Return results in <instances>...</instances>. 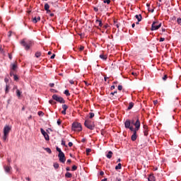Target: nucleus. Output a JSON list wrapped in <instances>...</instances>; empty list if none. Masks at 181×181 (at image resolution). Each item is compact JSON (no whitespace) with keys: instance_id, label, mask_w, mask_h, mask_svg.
Wrapping results in <instances>:
<instances>
[{"instance_id":"nucleus-1","label":"nucleus","mask_w":181,"mask_h":181,"mask_svg":"<svg viewBox=\"0 0 181 181\" xmlns=\"http://www.w3.org/2000/svg\"><path fill=\"white\" fill-rule=\"evenodd\" d=\"M84 125L88 129H90V131H93L95 128V124H94V122L92 121L90 119H87L85 120Z\"/></svg>"},{"instance_id":"nucleus-2","label":"nucleus","mask_w":181,"mask_h":181,"mask_svg":"<svg viewBox=\"0 0 181 181\" xmlns=\"http://www.w3.org/2000/svg\"><path fill=\"white\" fill-rule=\"evenodd\" d=\"M56 149L57 151L59 152L58 158L59 159V162H61V163H64V162H66V156L64 155V153H63L62 149L58 146H57Z\"/></svg>"},{"instance_id":"nucleus-3","label":"nucleus","mask_w":181,"mask_h":181,"mask_svg":"<svg viewBox=\"0 0 181 181\" xmlns=\"http://www.w3.org/2000/svg\"><path fill=\"white\" fill-rule=\"evenodd\" d=\"M21 45H22L23 46V47H25V50H29V49H30V47L32 46V45H33V42L30 40H23L21 42Z\"/></svg>"},{"instance_id":"nucleus-4","label":"nucleus","mask_w":181,"mask_h":181,"mask_svg":"<svg viewBox=\"0 0 181 181\" xmlns=\"http://www.w3.org/2000/svg\"><path fill=\"white\" fill-rule=\"evenodd\" d=\"M72 131H76V132H80L83 131V127H81V124L78 122H74L72 124Z\"/></svg>"},{"instance_id":"nucleus-5","label":"nucleus","mask_w":181,"mask_h":181,"mask_svg":"<svg viewBox=\"0 0 181 181\" xmlns=\"http://www.w3.org/2000/svg\"><path fill=\"white\" fill-rule=\"evenodd\" d=\"M52 99L57 101V103H59L60 104H64L66 100L62 97H60L56 94L52 95Z\"/></svg>"},{"instance_id":"nucleus-6","label":"nucleus","mask_w":181,"mask_h":181,"mask_svg":"<svg viewBox=\"0 0 181 181\" xmlns=\"http://www.w3.org/2000/svg\"><path fill=\"white\" fill-rule=\"evenodd\" d=\"M162 26V23H159L158 21L153 22L151 25V30H158Z\"/></svg>"},{"instance_id":"nucleus-7","label":"nucleus","mask_w":181,"mask_h":181,"mask_svg":"<svg viewBox=\"0 0 181 181\" xmlns=\"http://www.w3.org/2000/svg\"><path fill=\"white\" fill-rule=\"evenodd\" d=\"M40 131H41V134L45 137V139L46 141H50V137L49 136V134H47V133L43 129H40Z\"/></svg>"},{"instance_id":"nucleus-8","label":"nucleus","mask_w":181,"mask_h":181,"mask_svg":"<svg viewBox=\"0 0 181 181\" xmlns=\"http://www.w3.org/2000/svg\"><path fill=\"white\" fill-rule=\"evenodd\" d=\"M134 125L135 127L134 131H139V128H141V122L139 121V118L136 119L135 124Z\"/></svg>"},{"instance_id":"nucleus-9","label":"nucleus","mask_w":181,"mask_h":181,"mask_svg":"<svg viewBox=\"0 0 181 181\" xmlns=\"http://www.w3.org/2000/svg\"><path fill=\"white\" fill-rule=\"evenodd\" d=\"M11 127L5 126L4 128V135H9V132H11Z\"/></svg>"},{"instance_id":"nucleus-10","label":"nucleus","mask_w":181,"mask_h":181,"mask_svg":"<svg viewBox=\"0 0 181 181\" xmlns=\"http://www.w3.org/2000/svg\"><path fill=\"white\" fill-rule=\"evenodd\" d=\"M136 132H138V131L134 130V132L132 135L131 139L132 141H133V142H135V141H136V139L138 138V136L136 135Z\"/></svg>"},{"instance_id":"nucleus-11","label":"nucleus","mask_w":181,"mask_h":181,"mask_svg":"<svg viewBox=\"0 0 181 181\" xmlns=\"http://www.w3.org/2000/svg\"><path fill=\"white\" fill-rule=\"evenodd\" d=\"M12 169V167L10 165H4V170L6 173H11V170Z\"/></svg>"},{"instance_id":"nucleus-12","label":"nucleus","mask_w":181,"mask_h":181,"mask_svg":"<svg viewBox=\"0 0 181 181\" xmlns=\"http://www.w3.org/2000/svg\"><path fill=\"white\" fill-rule=\"evenodd\" d=\"M144 133L145 136H148L149 134L147 125H144Z\"/></svg>"},{"instance_id":"nucleus-13","label":"nucleus","mask_w":181,"mask_h":181,"mask_svg":"<svg viewBox=\"0 0 181 181\" xmlns=\"http://www.w3.org/2000/svg\"><path fill=\"white\" fill-rule=\"evenodd\" d=\"M124 127L125 128H129L131 127V120H126L124 122Z\"/></svg>"},{"instance_id":"nucleus-14","label":"nucleus","mask_w":181,"mask_h":181,"mask_svg":"<svg viewBox=\"0 0 181 181\" xmlns=\"http://www.w3.org/2000/svg\"><path fill=\"white\" fill-rule=\"evenodd\" d=\"M50 8V6H49L48 4H45V10L47 11V13H50V10H49Z\"/></svg>"},{"instance_id":"nucleus-15","label":"nucleus","mask_w":181,"mask_h":181,"mask_svg":"<svg viewBox=\"0 0 181 181\" xmlns=\"http://www.w3.org/2000/svg\"><path fill=\"white\" fill-rule=\"evenodd\" d=\"M112 151H109L107 154H106V158H107V159H111L112 158Z\"/></svg>"},{"instance_id":"nucleus-16","label":"nucleus","mask_w":181,"mask_h":181,"mask_svg":"<svg viewBox=\"0 0 181 181\" xmlns=\"http://www.w3.org/2000/svg\"><path fill=\"white\" fill-rule=\"evenodd\" d=\"M95 23H96V25H98V26H100V28H102V26H103V21H101V20L97 19L95 21Z\"/></svg>"},{"instance_id":"nucleus-17","label":"nucleus","mask_w":181,"mask_h":181,"mask_svg":"<svg viewBox=\"0 0 181 181\" xmlns=\"http://www.w3.org/2000/svg\"><path fill=\"white\" fill-rule=\"evenodd\" d=\"M134 103L130 102V103H129V106H128V107H127V110H128L129 111V110H132V108H134Z\"/></svg>"},{"instance_id":"nucleus-18","label":"nucleus","mask_w":181,"mask_h":181,"mask_svg":"<svg viewBox=\"0 0 181 181\" xmlns=\"http://www.w3.org/2000/svg\"><path fill=\"white\" fill-rule=\"evenodd\" d=\"M136 19H137L138 22H141L142 21V16L140 15H136L135 16Z\"/></svg>"},{"instance_id":"nucleus-19","label":"nucleus","mask_w":181,"mask_h":181,"mask_svg":"<svg viewBox=\"0 0 181 181\" xmlns=\"http://www.w3.org/2000/svg\"><path fill=\"white\" fill-rule=\"evenodd\" d=\"M39 21H40V17H35L33 19V22L34 23H37V22H39Z\"/></svg>"},{"instance_id":"nucleus-20","label":"nucleus","mask_w":181,"mask_h":181,"mask_svg":"<svg viewBox=\"0 0 181 181\" xmlns=\"http://www.w3.org/2000/svg\"><path fill=\"white\" fill-rule=\"evenodd\" d=\"M10 76H13V78L15 81H18V80H19V78L18 77V76L13 74L12 72L10 73Z\"/></svg>"},{"instance_id":"nucleus-21","label":"nucleus","mask_w":181,"mask_h":181,"mask_svg":"<svg viewBox=\"0 0 181 181\" xmlns=\"http://www.w3.org/2000/svg\"><path fill=\"white\" fill-rule=\"evenodd\" d=\"M148 181H155V177L153 176V175H150L148 178Z\"/></svg>"},{"instance_id":"nucleus-22","label":"nucleus","mask_w":181,"mask_h":181,"mask_svg":"<svg viewBox=\"0 0 181 181\" xmlns=\"http://www.w3.org/2000/svg\"><path fill=\"white\" fill-rule=\"evenodd\" d=\"M73 177V175L69 173V172H67L66 174H65V177H68V178H70V177Z\"/></svg>"},{"instance_id":"nucleus-23","label":"nucleus","mask_w":181,"mask_h":181,"mask_svg":"<svg viewBox=\"0 0 181 181\" xmlns=\"http://www.w3.org/2000/svg\"><path fill=\"white\" fill-rule=\"evenodd\" d=\"M100 58L102 59L103 60H107V55H105V54H100Z\"/></svg>"},{"instance_id":"nucleus-24","label":"nucleus","mask_w":181,"mask_h":181,"mask_svg":"<svg viewBox=\"0 0 181 181\" xmlns=\"http://www.w3.org/2000/svg\"><path fill=\"white\" fill-rule=\"evenodd\" d=\"M122 165L121 163H119L117 165L115 166L116 170H118V169H122Z\"/></svg>"},{"instance_id":"nucleus-25","label":"nucleus","mask_w":181,"mask_h":181,"mask_svg":"<svg viewBox=\"0 0 181 181\" xmlns=\"http://www.w3.org/2000/svg\"><path fill=\"white\" fill-rule=\"evenodd\" d=\"M40 56H42V52H37L35 53V57H37V59H39V57H40Z\"/></svg>"},{"instance_id":"nucleus-26","label":"nucleus","mask_w":181,"mask_h":181,"mask_svg":"<svg viewBox=\"0 0 181 181\" xmlns=\"http://www.w3.org/2000/svg\"><path fill=\"white\" fill-rule=\"evenodd\" d=\"M64 94H65V95H66V97L70 96V92L69 91V90H65L64 92Z\"/></svg>"},{"instance_id":"nucleus-27","label":"nucleus","mask_w":181,"mask_h":181,"mask_svg":"<svg viewBox=\"0 0 181 181\" xmlns=\"http://www.w3.org/2000/svg\"><path fill=\"white\" fill-rule=\"evenodd\" d=\"M53 166L54 169H59V165L57 163H54Z\"/></svg>"},{"instance_id":"nucleus-28","label":"nucleus","mask_w":181,"mask_h":181,"mask_svg":"<svg viewBox=\"0 0 181 181\" xmlns=\"http://www.w3.org/2000/svg\"><path fill=\"white\" fill-rule=\"evenodd\" d=\"M69 106L67 105H62V110L67 111Z\"/></svg>"},{"instance_id":"nucleus-29","label":"nucleus","mask_w":181,"mask_h":181,"mask_svg":"<svg viewBox=\"0 0 181 181\" xmlns=\"http://www.w3.org/2000/svg\"><path fill=\"white\" fill-rule=\"evenodd\" d=\"M16 94H17V97H21V94H22V92L19 90V89H17Z\"/></svg>"},{"instance_id":"nucleus-30","label":"nucleus","mask_w":181,"mask_h":181,"mask_svg":"<svg viewBox=\"0 0 181 181\" xmlns=\"http://www.w3.org/2000/svg\"><path fill=\"white\" fill-rule=\"evenodd\" d=\"M45 151H46V152H47V153H52V150L50 149V148H45Z\"/></svg>"},{"instance_id":"nucleus-31","label":"nucleus","mask_w":181,"mask_h":181,"mask_svg":"<svg viewBox=\"0 0 181 181\" xmlns=\"http://www.w3.org/2000/svg\"><path fill=\"white\" fill-rule=\"evenodd\" d=\"M18 67V65H16V64H12V70H16V68Z\"/></svg>"},{"instance_id":"nucleus-32","label":"nucleus","mask_w":181,"mask_h":181,"mask_svg":"<svg viewBox=\"0 0 181 181\" xmlns=\"http://www.w3.org/2000/svg\"><path fill=\"white\" fill-rule=\"evenodd\" d=\"M104 9H105V5L103 4L102 6H100V11L103 12Z\"/></svg>"},{"instance_id":"nucleus-33","label":"nucleus","mask_w":181,"mask_h":181,"mask_svg":"<svg viewBox=\"0 0 181 181\" xmlns=\"http://www.w3.org/2000/svg\"><path fill=\"white\" fill-rule=\"evenodd\" d=\"M49 103L51 104L52 105H54V104H56V102H54V100H49Z\"/></svg>"},{"instance_id":"nucleus-34","label":"nucleus","mask_w":181,"mask_h":181,"mask_svg":"<svg viewBox=\"0 0 181 181\" xmlns=\"http://www.w3.org/2000/svg\"><path fill=\"white\" fill-rule=\"evenodd\" d=\"M114 26H115L116 28H119V23H117V21H114Z\"/></svg>"},{"instance_id":"nucleus-35","label":"nucleus","mask_w":181,"mask_h":181,"mask_svg":"<svg viewBox=\"0 0 181 181\" xmlns=\"http://www.w3.org/2000/svg\"><path fill=\"white\" fill-rule=\"evenodd\" d=\"M63 146H65L66 148H67V145H66V141L64 140H62V144H61Z\"/></svg>"},{"instance_id":"nucleus-36","label":"nucleus","mask_w":181,"mask_h":181,"mask_svg":"<svg viewBox=\"0 0 181 181\" xmlns=\"http://www.w3.org/2000/svg\"><path fill=\"white\" fill-rule=\"evenodd\" d=\"M9 86L8 85H6V94H8L9 93Z\"/></svg>"},{"instance_id":"nucleus-37","label":"nucleus","mask_w":181,"mask_h":181,"mask_svg":"<svg viewBox=\"0 0 181 181\" xmlns=\"http://www.w3.org/2000/svg\"><path fill=\"white\" fill-rule=\"evenodd\" d=\"M104 4H107V5H110L111 3V0H104L103 1Z\"/></svg>"},{"instance_id":"nucleus-38","label":"nucleus","mask_w":181,"mask_h":181,"mask_svg":"<svg viewBox=\"0 0 181 181\" xmlns=\"http://www.w3.org/2000/svg\"><path fill=\"white\" fill-rule=\"evenodd\" d=\"M127 129H130V131H132V132H133V133H134L135 132V129H134V127H129V128H127Z\"/></svg>"},{"instance_id":"nucleus-39","label":"nucleus","mask_w":181,"mask_h":181,"mask_svg":"<svg viewBox=\"0 0 181 181\" xmlns=\"http://www.w3.org/2000/svg\"><path fill=\"white\" fill-rule=\"evenodd\" d=\"M94 115H95L94 113L90 112V113H89V118H90V119H91V118H94Z\"/></svg>"},{"instance_id":"nucleus-40","label":"nucleus","mask_w":181,"mask_h":181,"mask_svg":"<svg viewBox=\"0 0 181 181\" xmlns=\"http://www.w3.org/2000/svg\"><path fill=\"white\" fill-rule=\"evenodd\" d=\"M163 81H166V80H168V75H164V76L163 77Z\"/></svg>"},{"instance_id":"nucleus-41","label":"nucleus","mask_w":181,"mask_h":181,"mask_svg":"<svg viewBox=\"0 0 181 181\" xmlns=\"http://www.w3.org/2000/svg\"><path fill=\"white\" fill-rule=\"evenodd\" d=\"M146 6H147V8H148V12H151V8H150L151 4H146Z\"/></svg>"},{"instance_id":"nucleus-42","label":"nucleus","mask_w":181,"mask_h":181,"mask_svg":"<svg viewBox=\"0 0 181 181\" xmlns=\"http://www.w3.org/2000/svg\"><path fill=\"white\" fill-rule=\"evenodd\" d=\"M72 170H73V171L77 170V165H73V166H72Z\"/></svg>"},{"instance_id":"nucleus-43","label":"nucleus","mask_w":181,"mask_h":181,"mask_svg":"<svg viewBox=\"0 0 181 181\" xmlns=\"http://www.w3.org/2000/svg\"><path fill=\"white\" fill-rule=\"evenodd\" d=\"M117 88H118L119 91H122V86L119 85Z\"/></svg>"},{"instance_id":"nucleus-44","label":"nucleus","mask_w":181,"mask_h":181,"mask_svg":"<svg viewBox=\"0 0 181 181\" xmlns=\"http://www.w3.org/2000/svg\"><path fill=\"white\" fill-rule=\"evenodd\" d=\"M79 50L81 52L83 50H84V46L83 45H81L80 47H79Z\"/></svg>"},{"instance_id":"nucleus-45","label":"nucleus","mask_w":181,"mask_h":181,"mask_svg":"<svg viewBox=\"0 0 181 181\" xmlns=\"http://www.w3.org/2000/svg\"><path fill=\"white\" fill-rule=\"evenodd\" d=\"M91 152V148H86V153H90Z\"/></svg>"},{"instance_id":"nucleus-46","label":"nucleus","mask_w":181,"mask_h":181,"mask_svg":"<svg viewBox=\"0 0 181 181\" xmlns=\"http://www.w3.org/2000/svg\"><path fill=\"white\" fill-rule=\"evenodd\" d=\"M93 11H95V12H98V7H93Z\"/></svg>"},{"instance_id":"nucleus-47","label":"nucleus","mask_w":181,"mask_h":181,"mask_svg":"<svg viewBox=\"0 0 181 181\" xmlns=\"http://www.w3.org/2000/svg\"><path fill=\"white\" fill-rule=\"evenodd\" d=\"M6 138H8V135L4 134V137H3L4 141H6Z\"/></svg>"},{"instance_id":"nucleus-48","label":"nucleus","mask_w":181,"mask_h":181,"mask_svg":"<svg viewBox=\"0 0 181 181\" xmlns=\"http://www.w3.org/2000/svg\"><path fill=\"white\" fill-rule=\"evenodd\" d=\"M57 122L58 125H62V120L58 119Z\"/></svg>"},{"instance_id":"nucleus-49","label":"nucleus","mask_w":181,"mask_h":181,"mask_svg":"<svg viewBox=\"0 0 181 181\" xmlns=\"http://www.w3.org/2000/svg\"><path fill=\"white\" fill-rule=\"evenodd\" d=\"M68 145L70 148H71V146H73V143L72 142H69Z\"/></svg>"},{"instance_id":"nucleus-50","label":"nucleus","mask_w":181,"mask_h":181,"mask_svg":"<svg viewBox=\"0 0 181 181\" xmlns=\"http://www.w3.org/2000/svg\"><path fill=\"white\" fill-rule=\"evenodd\" d=\"M54 57H56V54H53L51 56L50 59H54Z\"/></svg>"},{"instance_id":"nucleus-51","label":"nucleus","mask_w":181,"mask_h":181,"mask_svg":"<svg viewBox=\"0 0 181 181\" xmlns=\"http://www.w3.org/2000/svg\"><path fill=\"white\" fill-rule=\"evenodd\" d=\"M4 81H5V83H8L9 82V79L8 78H4Z\"/></svg>"},{"instance_id":"nucleus-52","label":"nucleus","mask_w":181,"mask_h":181,"mask_svg":"<svg viewBox=\"0 0 181 181\" xmlns=\"http://www.w3.org/2000/svg\"><path fill=\"white\" fill-rule=\"evenodd\" d=\"M115 94H117V90L110 93L111 95H115Z\"/></svg>"},{"instance_id":"nucleus-53","label":"nucleus","mask_w":181,"mask_h":181,"mask_svg":"<svg viewBox=\"0 0 181 181\" xmlns=\"http://www.w3.org/2000/svg\"><path fill=\"white\" fill-rule=\"evenodd\" d=\"M132 76H134L135 77H136L138 76V74H136L135 72H132Z\"/></svg>"},{"instance_id":"nucleus-54","label":"nucleus","mask_w":181,"mask_h":181,"mask_svg":"<svg viewBox=\"0 0 181 181\" xmlns=\"http://www.w3.org/2000/svg\"><path fill=\"white\" fill-rule=\"evenodd\" d=\"M160 42H165V38L160 37Z\"/></svg>"},{"instance_id":"nucleus-55","label":"nucleus","mask_w":181,"mask_h":181,"mask_svg":"<svg viewBox=\"0 0 181 181\" xmlns=\"http://www.w3.org/2000/svg\"><path fill=\"white\" fill-rule=\"evenodd\" d=\"M62 114L63 115H66V110H62Z\"/></svg>"},{"instance_id":"nucleus-56","label":"nucleus","mask_w":181,"mask_h":181,"mask_svg":"<svg viewBox=\"0 0 181 181\" xmlns=\"http://www.w3.org/2000/svg\"><path fill=\"white\" fill-rule=\"evenodd\" d=\"M49 16H51V18H53V16H54V13H49Z\"/></svg>"},{"instance_id":"nucleus-57","label":"nucleus","mask_w":181,"mask_h":181,"mask_svg":"<svg viewBox=\"0 0 181 181\" xmlns=\"http://www.w3.org/2000/svg\"><path fill=\"white\" fill-rule=\"evenodd\" d=\"M130 124H132L133 125H134V124H135V120L132 119V120L130 122Z\"/></svg>"},{"instance_id":"nucleus-58","label":"nucleus","mask_w":181,"mask_h":181,"mask_svg":"<svg viewBox=\"0 0 181 181\" xmlns=\"http://www.w3.org/2000/svg\"><path fill=\"white\" fill-rule=\"evenodd\" d=\"M154 105H156L158 104V100H153Z\"/></svg>"},{"instance_id":"nucleus-59","label":"nucleus","mask_w":181,"mask_h":181,"mask_svg":"<svg viewBox=\"0 0 181 181\" xmlns=\"http://www.w3.org/2000/svg\"><path fill=\"white\" fill-rule=\"evenodd\" d=\"M66 163H69V164L71 163V160L70 159L67 160Z\"/></svg>"},{"instance_id":"nucleus-60","label":"nucleus","mask_w":181,"mask_h":181,"mask_svg":"<svg viewBox=\"0 0 181 181\" xmlns=\"http://www.w3.org/2000/svg\"><path fill=\"white\" fill-rule=\"evenodd\" d=\"M100 176H104V173H103V171H100Z\"/></svg>"},{"instance_id":"nucleus-61","label":"nucleus","mask_w":181,"mask_h":181,"mask_svg":"<svg viewBox=\"0 0 181 181\" xmlns=\"http://www.w3.org/2000/svg\"><path fill=\"white\" fill-rule=\"evenodd\" d=\"M115 88V86H112L111 87H110V90H114Z\"/></svg>"},{"instance_id":"nucleus-62","label":"nucleus","mask_w":181,"mask_h":181,"mask_svg":"<svg viewBox=\"0 0 181 181\" xmlns=\"http://www.w3.org/2000/svg\"><path fill=\"white\" fill-rule=\"evenodd\" d=\"M103 28H104L105 29H107V28H108V24L105 25L103 26Z\"/></svg>"},{"instance_id":"nucleus-63","label":"nucleus","mask_w":181,"mask_h":181,"mask_svg":"<svg viewBox=\"0 0 181 181\" xmlns=\"http://www.w3.org/2000/svg\"><path fill=\"white\" fill-rule=\"evenodd\" d=\"M49 87H54V83H49Z\"/></svg>"},{"instance_id":"nucleus-64","label":"nucleus","mask_w":181,"mask_h":181,"mask_svg":"<svg viewBox=\"0 0 181 181\" xmlns=\"http://www.w3.org/2000/svg\"><path fill=\"white\" fill-rule=\"evenodd\" d=\"M69 83H70V84H74V82L73 81V80H70Z\"/></svg>"}]
</instances>
